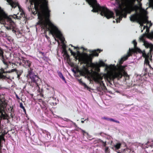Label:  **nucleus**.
Segmentation results:
<instances>
[{
    "label": "nucleus",
    "mask_w": 153,
    "mask_h": 153,
    "mask_svg": "<svg viewBox=\"0 0 153 153\" xmlns=\"http://www.w3.org/2000/svg\"><path fill=\"white\" fill-rule=\"evenodd\" d=\"M96 66L98 67L104 66H105V63L102 61H100L99 63L96 64Z\"/></svg>",
    "instance_id": "nucleus-19"
},
{
    "label": "nucleus",
    "mask_w": 153,
    "mask_h": 153,
    "mask_svg": "<svg viewBox=\"0 0 153 153\" xmlns=\"http://www.w3.org/2000/svg\"><path fill=\"white\" fill-rule=\"evenodd\" d=\"M68 50L70 51V52L71 53V51H72L71 48H69Z\"/></svg>",
    "instance_id": "nucleus-58"
},
{
    "label": "nucleus",
    "mask_w": 153,
    "mask_h": 153,
    "mask_svg": "<svg viewBox=\"0 0 153 153\" xmlns=\"http://www.w3.org/2000/svg\"><path fill=\"white\" fill-rule=\"evenodd\" d=\"M137 22L139 24H140V27H141V28H142V27L143 26V23L141 22L140 20V19L138 21H137Z\"/></svg>",
    "instance_id": "nucleus-27"
},
{
    "label": "nucleus",
    "mask_w": 153,
    "mask_h": 153,
    "mask_svg": "<svg viewBox=\"0 0 153 153\" xmlns=\"http://www.w3.org/2000/svg\"><path fill=\"white\" fill-rule=\"evenodd\" d=\"M149 58L146 57L145 58L144 62L147 65L149 64Z\"/></svg>",
    "instance_id": "nucleus-25"
},
{
    "label": "nucleus",
    "mask_w": 153,
    "mask_h": 153,
    "mask_svg": "<svg viewBox=\"0 0 153 153\" xmlns=\"http://www.w3.org/2000/svg\"><path fill=\"white\" fill-rule=\"evenodd\" d=\"M14 71H15L17 74V78H19L20 76L23 72L22 70H18L15 69H13L10 71H5L4 69L1 67L0 68V79H5L6 78V76L4 75V74L10 73Z\"/></svg>",
    "instance_id": "nucleus-5"
},
{
    "label": "nucleus",
    "mask_w": 153,
    "mask_h": 153,
    "mask_svg": "<svg viewBox=\"0 0 153 153\" xmlns=\"http://www.w3.org/2000/svg\"><path fill=\"white\" fill-rule=\"evenodd\" d=\"M150 50L149 51V52L148 53V54H149L150 55H151V54L152 52L153 51V45H152L149 48Z\"/></svg>",
    "instance_id": "nucleus-24"
},
{
    "label": "nucleus",
    "mask_w": 153,
    "mask_h": 153,
    "mask_svg": "<svg viewBox=\"0 0 153 153\" xmlns=\"http://www.w3.org/2000/svg\"><path fill=\"white\" fill-rule=\"evenodd\" d=\"M143 30H141V32H143Z\"/></svg>",
    "instance_id": "nucleus-62"
},
{
    "label": "nucleus",
    "mask_w": 153,
    "mask_h": 153,
    "mask_svg": "<svg viewBox=\"0 0 153 153\" xmlns=\"http://www.w3.org/2000/svg\"><path fill=\"white\" fill-rule=\"evenodd\" d=\"M148 65H149V68H150V70L151 69H153L152 67H151V65H150V64H148Z\"/></svg>",
    "instance_id": "nucleus-44"
},
{
    "label": "nucleus",
    "mask_w": 153,
    "mask_h": 153,
    "mask_svg": "<svg viewBox=\"0 0 153 153\" xmlns=\"http://www.w3.org/2000/svg\"><path fill=\"white\" fill-rule=\"evenodd\" d=\"M102 119L103 120H109L111 121H113L114 122H115V123H120V122L119 121H118L117 120H115L112 118H108L106 117H102Z\"/></svg>",
    "instance_id": "nucleus-13"
},
{
    "label": "nucleus",
    "mask_w": 153,
    "mask_h": 153,
    "mask_svg": "<svg viewBox=\"0 0 153 153\" xmlns=\"http://www.w3.org/2000/svg\"><path fill=\"white\" fill-rule=\"evenodd\" d=\"M102 78L98 73H96L94 77V80L97 83L100 84V86L97 87V89L98 91L102 92L104 91L106 89V88L105 85L103 81L102 80Z\"/></svg>",
    "instance_id": "nucleus-4"
},
{
    "label": "nucleus",
    "mask_w": 153,
    "mask_h": 153,
    "mask_svg": "<svg viewBox=\"0 0 153 153\" xmlns=\"http://www.w3.org/2000/svg\"><path fill=\"white\" fill-rule=\"evenodd\" d=\"M152 68L153 69H151V70L150 71V74L153 75V68Z\"/></svg>",
    "instance_id": "nucleus-38"
},
{
    "label": "nucleus",
    "mask_w": 153,
    "mask_h": 153,
    "mask_svg": "<svg viewBox=\"0 0 153 153\" xmlns=\"http://www.w3.org/2000/svg\"><path fill=\"white\" fill-rule=\"evenodd\" d=\"M0 54H2V55L3 54V52L2 51H1V52L0 53Z\"/></svg>",
    "instance_id": "nucleus-52"
},
{
    "label": "nucleus",
    "mask_w": 153,
    "mask_h": 153,
    "mask_svg": "<svg viewBox=\"0 0 153 153\" xmlns=\"http://www.w3.org/2000/svg\"><path fill=\"white\" fill-rule=\"evenodd\" d=\"M7 18V15L2 11L0 7V21H3Z\"/></svg>",
    "instance_id": "nucleus-10"
},
{
    "label": "nucleus",
    "mask_w": 153,
    "mask_h": 153,
    "mask_svg": "<svg viewBox=\"0 0 153 153\" xmlns=\"http://www.w3.org/2000/svg\"><path fill=\"white\" fill-rule=\"evenodd\" d=\"M30 0V2L31 4H32L33 1L32 0Z\"/></svg>",
    "instance_id": "nucleus-54"
},
{
    "label": "nucleus",
    "mask_w": 153,
    "mask_h": 153,
    "mask_svg": "<svg viewBox=\"0 0 153 153\" xmlns=\"http://www.w3.org/2000/svg\"><path fill=\"white\" fill-rule=\"evenodd\" d=\"M74 57L76 61L77 60H80V59L79 58V57L76 56H74Z\"/></svg>",
    "instance_id": "nucleus-40"
},
{
    "label": "nucleus",
    "mask_w": 153,
    "mask_h": 153,
    "mask_svg": "<svg viewBox=\"0 0 153 153\" xmlns=\"http://www.w3.org/2000/svg\"><path fill=\"white\" fill-rule=\"evenodd\" d=\"M44 93L46 97H51L53 96V91H51L48 88H46L44 91Z\"/></svg>",
    "instance_id": "nucleus-9"
},
{
    "label": "nucleus",
    "mask_w": 153,
    "mask_h": 153,
    "mask_svg": "<svg viewBox=\"0 0 153 153\" xmlns=\"http://www.w3.org/2000/svg\"><path fill=\"white\" fill-rule=\"evenodd\" d=\"M64 55H65L66 56L68 54L67 51L65 49L64 50Z\"/></svg>",
    "instance_id": "nucleus-37"
},
{
    "label": "nucleus",
    "mask_w": 153,
    "mask_h": 153,
    "mask_svg": "<svg viewBox=\"0 0 153 153\" xmlns=\"http://www.w3.org/2000/svg\"><path fill=\"white\" fill-rule=\"evenodd\" d=\"M7 29L8 30H12L13 32V33H15L16 32V30L14 29L13 27H11V26H10L9 27H7Z\"/></svg>",
    "instance_id": "nucleus-26"
},
{
    "label": "nucleus",
    "mask_w": 153,
    "mask_h": 153,
    "mask_svg": "<svg viewBox=\"0 0 153 153\" xmlns=\"http://www.w3.org/2000/svg\"><path fill=\"white\" fill-rule=\"evenodd\" d=\"M7 1L10 5L12 8H15L17 6L20 11H21V10H22L18 2L13 1L12 0H7Z\"/></svg>",
    "instance_id": "nucleus-8"
},
{
    "label": "nucleus",
    "mask_w": 153,
    "mask_h": 153,
    "mask_svg": "<svg viewBox=\"0 0 153 153\" xmlns=\"http://www.w3.org/2000/svg\"><path fill=\"white\" fill-rule=\"evenodd\" d=\"M38 92L39 94H38V95H39L42 97H44V92L43 91V90L42 89H39L38 90Z\"/></svg>",
    "instance_id": "nucleus-17"
},
{
    "label": "nucleus",
    "mask_w": 153,
    "mask_h": 153,
    "mask_svg": "<svg viewBox=\"0 0 153 153\" xmlns=\"http://www.w3.org/2000/svg\"><path fill=\"white\" fill-rule=\"evenodd\" d=\"M101 143H102L103 146L104 147H105L106 145V142H104L102 141V142H101Z\"/></svg>",
    "instance_id": "nucleus-35"
},
{
    "label": "nucleus",
    "mask_w": 153,
    "mask_h": 153,
    "mask_svg": "<svg viewBox=\"0 0 153 153\" xmlns=\"http://www.w3.org/2000/svg\"><path fill=\"white\" fill-rule=\"evenodd\" d=\"M76 53V54H80V53L79 51H77Z\"/></svg>",
    "instance_id": "nucleus-48"
},
{
    "label": "nucleus",
    "mask_w": 153,
    "mask_h": 153,
    "mask_svg": "<svg viewBox=\"0 0 153 153\" xmlns=\"http://www.w3.org/2000/svg\"><path fill=\"white\" fill-rule=\"evenodd\" d=\"M152 23L151 22H150V25L149 26L151 27V26H152Z\"/></svg>",
    "instance_id": "nucleus-57"
},
{
    "label": "nucleus",
    "mask_w": 153,
    "mask_h": 153,
    "mask_svg": "<svg viewBox=\"0 0 153 153\" xmlns=\"http://www.w3.org/2000/svg\"><path fill=\"white\" fill-rule=\"evenodd\" d=\"M45 37L47 38V39H48L49 37L47 35H45Z\"/></svg>",
    "instance_id": "nucleus-51"
},
{
    "label": "nucleus",
    "mask_w": 153,
    "mask_h": 153,
    "mask_svg": "<svg viewBox=\"0 0 153 153\" xmlns=\"http://www.w3.org/2000/svg\"><path fill=\"white\" fill-rule=\"evenodd\" d=\"M78 71L79 72L80 75L85 76L88 72V71L87 68L84 67L83 70H79Z\"/></svg>",
    "instance_id": "nucleus-12"
},
{
    "label": "nucleus",
    "mask_w": 153,
    "mask_h": 153,
    "mask_svg": "<svg viewBox=\"0 0 153 153\" xmlns=\"http://www.w3.org/2000/svg\"><path fill=\"white\" fill-rule=\"evenodd\" d=\"M9 20H11V19H10V18H9Z\"/></svg>",
    "instance_id": "nucleus-64"
},
{
    "label": "nucleus",
    "mask_w": 153,
    "mask_h": 153,
    "mask_svg": "<svg viewBox=\"0 0 153 153\" xmlns=\"http://www.w3.org/2000/svg\"><path fill=\"white\" fill-rule=\"evenodd\" d=\"M141 53L142 54V56L144 57H145V58L146 57L148 58L149 57V56L150 55L149 54H148H148H147L145 52V51H143L142 52V53Z\"/></svg>",
    "instance_id": "nucleus-20"
},
{
    "label": "nucleus",
    "mask_w": 153,
    "mask_h": 153,
    "mask_svg": "<svg viewBox=\"0 0 153 153\" xmlns=\"http://www.w3.org/2000/svg\"><path fill=\"white\" fill-rule=\"evenodd\" d=\"M79 129L81 130L82 132L83 133V134L84 135V134H85L86 133V132L84 130H83L81 129L80 128H79Z\"/></svg>",
    "instance_id": "nucleus-36"
},
{
    "label": "nucleus",
    "mask_w": 153,
    "mask_h": 153,
    "mask_svg": "<svg viewBox=\"0 0 153 153\" xmlns=\"http://www.w3.org/2000/svg\"><path fill=\"white\" fill-rule=\"evenodd\" d=\"M16 98L17 99H18V100L20 99V98L18 96V95L16 94Z\"/></svg>",
    "instance_id": "nucleus-45"
},
{
    "label": "nucleus",
    "mask_w": 153,
    "mask_h": 153,
    "mask_svg": "<svg viewBox=\"0 0 153 153\" xmlns=\"http://www.w3.org/2000/svg\"><path fill=\"white\" fill-rule=\"evenodd\" d=\"M121 145V144L120 143H117L114 146V147L116 149H118L120 148Z\"/></svg>",
    "instance_id": "nucleus-21"
},
{
    "label": "nucleus",
    "mask_w": 153,
    "mask_h": 153,
    "mask_svg": "<svg viewBox=\"0 0 153 153\" xmlns=\"http://www.w3.org/2000/svg\"><path fill=\"white\" fill-rule=\"evenodd\" d=\"M61 78L65 82H66V80H65V78L63 76Z\"/></svg>",
    "instance_id": "nucleus-41"
},
{
    "label": "nucleus",
    "mask_w": 153,
    "mask_h": 153,
    "mask_svg": "<svg viewBox=\"0 0 153 153\" xmlns=\"http://www.w3.org/2000/svg\"><path fill=\"white\" fill-rule=\"evenodd\" d=\"M143 26V30H144V29H145V28L146 27L147 28H148V27L147 26Z\"/></svg>",
    "instance_id": "nucleus-49"
},
{
    "label": "nucleus",
    "mask_w": 153,
    "mask_h": 153,
    "mask_svg": "<svg viewBox=\"0 0 153 153\" xmlns=\"http://www.w3.org/2000/svg\"><path fill=\"white\" fill-rule=\"evenodd\" d=\"M88 118L87 119H85V120H88Z\"/></svg>",
    "instance_id": "nucleus-60"
},
{
    "label": "nucleus",
    "mask_w": 153,
    "mask_h": 153,
    "mask_svg": "<svg viewBox=\"0 0 153 153\" xmlns=\"http://www.w3.org/2000/svg\"><path fill=\"white\" fill-rule=\"evenodd\" d=\"M39 53L42 54V55L43 56H44V53L43 52H42L41 51H39Z\"/></svg>",
    "instance_id": "nucleus-43"
},
{
    "label": "nucleus",
    "mask_w": 153,
    "mask_h": 153,
    "mask_svg": "<svg viewBox=\"0 0 153 153\" xmlns=\"http://www.w3.org/2000/svg\"><path fill=\"white\" fill-rule=\"evenodd\" d=\"M144 70L145 72H147V68H145Z\"/></svg>",
    "instance_id": "nucleus-53"
},
{
    "label": "nucleus",
    "mask_w": 153,
    "mask_h": 153,
    "mask_svg": "<svg viewBox=\"0 0 153 153\" xmlns=\"http://www.w3.org/2000/svg\"><path fill=\"white\" fill-rule=\"evenodd\" d=\"M76 56L79 57V58L80 59V54H76Z\"/></svg>",
    "instance_id": "nucleus-46"
},
{
    "label": "nucleus",
    "mask_w": 153,
    "mask_h": 153,
    "mask_svg": "<svg viewBox=\"0 0 153 153\" xmlns=\"http://www.w3.org/2000/svg\"><path fill=\"white\" fill-rule=\"evenodd\" d=\"M32 62L22 57V59H20V63L24 67L27 68V76L28 78L31 79V82L37 84L39 82L40 79L37 75H35L33 72V69L30 67Z\"/></svg>",
    "instance_id": "nucleus-3"
},
{
    "label": "nucleus",
    "mask_w": 153,
    "mask_h": 153,
    "mask_svg": "<svg viewBox=\"0 0 153 153\" xmlns=\"http://www.w3.org/2000/svg\"><path fill=\"white\" fill-rule=\"evenodd\" d=\"M1 141L0 140V153L1 152Z\"/></svg>",
    "instance_id": "nucleus-42"
},
{
    "label": "nucleus",
    "mask_w": 153,
    "mask_h": 153,
    "mask_svg": "<svg viewBox=\"0 0 153 153\" xmlns=\"http://www.w3.org/2000/svg\"><path fill=\"white\" fill-rule=\"evenodd\" d=\"M146 36L147 38L150 39L152 40L153 39V30L151 31L150 33H147L143 34L140 38V41H142L143 43H144L146 41L144 39L145 36Z\"/></svg>",
    "instance_id": "nucleus-7"
},
{
    "label": "nucleus",
    "mask_w": 153,
    "mask_h": 153,
    "mask_svg": "<svg viewBox=\"0 0 153 153\" xmlns=\"http://www.w3.org/2000/svg\"><path fill=\"white\" fill-rule=\"evenodd\" d=\"M132 42L134 45V48L135 47H137V42H136V40H133Z\"/></svg>",
    "instance_id": "nucleus-30"
},
{
    "label": "nucleus",
    "mask_w": 153,
    "mask_h": 153,
    "mask_svg": "<svg viewBox=\"0 0 153 153\" xmlns=\"http://www.w3.org/2000/svg\"><path fill=\"white\" fill-rule=\"evenodd\" d=\"M84 119L83 118H82V120H84Z\"/></svg>",
    "instance_id": "nucleus-63"
},
{
    "label": "nucleus",
    "mask_w": 153,
    "mask_h": 153,
    "mask_svg": "<svg viewBox=\"0 0 153 153\" xmlns=\"http://www.w3.org/2000/svg\"><path fill=\"white\" fill-rule=\"evenodd\" d=\"M20 107L22 108L25 114L26 113V110L25 109V107L23 106V104L22 103H21L20 104Z\"/></svg>",
    "instance_id": "nucleus-22"
},
{
    "label": "nucleus",
    "mask_w": 153,
    "mask_h": 153,
    "mask_svg": "<svg viewBox=\"0 0 153 153\" xmlns=\"http://www.w3.org/2000/svg\"><path fill=\"white\" fill-rule=\"evenodd\" d=\"M74 124L76 126V124L75 123H74Z\"/></svg>",
    "instance_id": "nucleus-61"
},
{
    "label": "nucleus",
    "mask_w": 153,
    "mask_h": 153,
    "mask_svg": "<svg viewBox=\"0 0 153 153\" xmlns=\"http://www.w3.org/2000/svg\"><path fill=\"white\" fill-rule=\"evenodd\" d=\"M101 51L98 49L97 50L93 51L92 53L90 54L89 55L87 53L86 54V56L83 60V62L84 64H88L89 62H91L92 58L94 56H98L99 55V53Z\"/></svg>",
    "instance_id": "nucleus-6"
},
{
    "label": "nucleus",
    "mask_w": 153,
    "mask_h": 153,
    "mask_svg": "<svg viewBox=\"0 0 153 153\" xmlns=\"http://www.w3.org/2000/svg\"><path fill=\"white\" fill-rule=\"evenodd\" d=\"M20 14V16H21V18L22 17H25V13L23 10L21 12Z\"/></svg>",
    "instance_id": "nucleus-31"
},
{
    "label": "nucleus",
    "mask_w": 153,
    "mask_h": 153,
    "mask_svg": "<svg viewBox=\"0 0 153 153\" xmlns=\"http://www.w3.org/2000/svg\"><path fill=\"white\" fill-rule=\"evenodd\" d=\"M72 55H73V56H75L76 55V53L73 52L72 51H71V53Z\"/></svg>",
    "instance_id": "nucleus-33"
},
{
    "label": "nucleus",
    "mask_w": 153,
    "mask_h": 153,
    "mask_svg": "<svg viewBox=\"0 0 153 153\" xmlns=\"http://www.w3.org/2000/svg\"><path fill=\"white\" fill-rule=\"evenodd\" d=\"M66 56L67 57V58H69V55L68 54L67 55H66Z\"/></svg>",
    "instance_id": "nucleus-50"
},
{
    "label": "nucleus",
    "mask_w": 153,
    "mask_h": 153,
    "mask_svg": "<svg viewBox=\"0 0 153 153\" xmlns=\"http://www.w3.org/2000/svg\"><path fill=\"white\" fill-rule=\"evenodd\" d=\"M116 1L117 3V4L118 5L119 7V4L118 2L119 1H120V0H116Z\"/></svg>",
    "instance_id": "nucleus-47"
},
{
    "label": "nucleus",
    "mask_w": 153,
    "mask_h": 153,
    "mask_svg": "<svg viewBox=\"0 0 153 153\" xmlns=\"http://www.w3.org/2000/svg\"><path fill=\"white\" fill-rule=\"evenodd\" d=\"M85 121V120H82L81 122L82 123H84V121Z\"/></svg>",
    "instance_id": "nucleus-55"
},
{
    "label": "nucleus",
    "mask_w": 153,
    "mask_h": 153,
    "mask_svg": "<svg viewBox=\"0 0 153 153\" xmlns=\"http://www.w3.org/2000/svg\"><path fill=\"white\" fill-rule=\"evenodd\" d=\"M89 4L93 8L91 11L94 13L100 12V14L102 16H104L107 19L114 18V14L113 12L107 7L101 6L97 3L96 0H86Z\"/></svg>",
    "instance_id": "nucleus-2"
},
{
    "label": "nucleus",
    "mask_w": 153,
    "mask_h": 153,
    "mask_svg": "<svg viewBox=\"0 0 153 153\" xmlns=\"http://www.w3.org/2000/svg\"><path fill=\"white\" fill-rule=\"evenodd\" d=\"M2 61L4 65H5V67L4 69H6L8 68V66L9 64H10V63L9 62L7 61L6 59H5L4 58H2Z\"/></svg>",
    "instance_id": "nucleus-14"
},
{
    "label": "nucleus",
    "mask_w": 153,
    "mask_h": 153,
    "mask_svg": "<svg viewBox=\"0 0 153 153\" xmlns=\"http://www.w3.org/2000/svg\"><path fill=\"white\" fill-rule=\"evenodd\" d=\"M1 106L2 108H5L7 106V103L5 102H2L1 105Z\"/></svg>",
    "instance_id": "nucleus-32"
},
{
    "label": "nucleus",
    "mask_w": 153,
    "mask_h": 153,
    "mask_svg": "<svg viewBox=\"0 0 153 153\" xmlns=\"http://www.w3.org/2000/svg\"><path fill=\"white\" fill-rule=\"evenodd\" d=\"M109 149L108 147H106L105 148V153H109L110 152Z\"/></svg>",
    "instance_id": "nucleus-28"
},
{
    "label": "nucleus",
    "mask_w": 153,
    "mask_h": 153,
    "mask_svg": "<svg viewBox=\"0 0 153 153\" xmlns=\"http://www.w3.org/2000/svg\"><path fill=\"white\" fill-rule=\"evenodd\" d=\"M77 80L79 82V84L83 86L84 88H88V86L86 85L85 83L83 82L81 79H77Z\"/></svg>",
    "instance_id": "nucleus-15"
},
{
    "label": "nucleus",
    "mask_w": 153,
    "mask_h": 153,
    "mask_svg": "<svg viewBox=\"0 0 153 153\" xmlns=\"http://www.w3.org/2000/svg\"><path fill=\"white\" fill-rule=\"evenodd\" d=\"M149 29H148V30L147 29L146 30V31L149 32Z\"/></svg>",
    "instance_id": "nucleus-59"
},
{
    "label": "nucleus",
    "mask_w": 153,
    "mask_h": 153,
    "mask_svg": "<svg viewBox=\"0 0 153 153\" xmlns=\"http://www.w3.org/2000/svg\"><path fill=\"white\" fill-rule=\"evenodd\" d=\"M132 53L130 52H128V55L121 58L119 60V65H117V67H115V70L113 75L110 74L108 73L105 76L108 81L113 80L115 79H117L118 80L121 78L122 76L127 78L128 79L129 76L126 72L125 68L127 67L126 65H122V64L123 62L127 59L128 57L131 56Z\"/></svg>",
    "instance_id": "nucleus-1"
},
{
    "label": "nucleus",
    "mask_w": 153,
    "mask_h": 153,
    "mask_svg": "<svg viewBox=\"0 0 153 153\" xmlns=\"http://www.w3.org/2000/svg\"><path fill=\"white\" fill-rule=\"evenodd\" d=\"M102 142V140L100 139H98L95 140L94 141V143L95 144L99 143Z\"/></svg>",
    "instance_id": "nucleus-23"
},
{
    "label": "nucleus",
    "mask_w": 153,
    "mask_h": 153,
    "mask_svg": "<svg viewBox=\"0 0 153 153\" xmlns=\"http://www.w3.org/2000/svg\"><path fill=\"white\" fill-rule=\"evenodd\" d=\"M153 44L147 41L143 43V45L145 46L146 48H148L152 45Z\"/></svg>",
    "instance_id": "nucleus-16"
},
{
    "label": "nucleus",
    "mask_w": 153,
    "mask_h": 153,
    "mask_svg": "<svg viewBox=\"0 0 153 153\" xmlns=\"http://www.w3.org/2000/svg\"><path fill=\"white\" fill-rule=\"evenodd\" d=\"M70 45L72 47H74V49H78L79 50V47H74V46L72 45Z\"/></svg>",
    "instance_id": "nucleus-39"
},
{
    "label": "nucleus",
    "mask_w": 153,
    "mask_h": 153,
    "mask_svg": "<svg viewBox=\"0 0 153 153\" xmlns=\"http://www.w3.org/2000/svg\"><path fill=\"white\" fill-rule=\"evenodd\" d=\"M2 134L3 135V136H4V135L5 134H7V133H3H3H2Z\"/></svg>",
    "instance_id": "nucleus-56"
},
{
    "label": "nucleus",
    "mask_w": 153,
    "mask_h": 153,
    "mask_svg": "<svg viewBox=\"0 0 153 153\" xmlns=\"http://www.w3.org/2000/svg\"><path fill=\"white\" fill-rule=\"evenodd\" d=\"M148 17L146 16L144 19H142L140 18V20L142 22H143V24H145L147 23V24L149 23V21H148Z\"/></svg>",
    "instance_id": "nucleus-18"
},
{
    "label": "nucleus",
    "mask_w": 153,
    "mask_h": 153,
    "mask_svg": "<svg viewBox=\"0 0 153 153\" xmlns=\"http://www.w3.org/2000/svg\"><path fill=\"white\" fill-rule=\"evenodd\" d=\"M142 51L141 49L137 47L134 48V49H129V51L128 52H130L132 54L133 53H142Z\"/></svg>",
    "instance_id": "nucleus-11"
},
{
    "label": "nucleus",
    "mask_w": 153,
    "mask_h": 153,
    "mask_svg": "<svg viewBox=\"0 0 153 153\" xmlns=\"http://www.w3.org/2000/svg\"><path fill=\"white\" fill-rule=\"evenodd\" d=\"M58 75L60 78H61L63 76L62 74L60 72H59L58 73Z\"/></svg>",
    "instance_id": "nucleus-34"
},
{
    "label": "nucleus",
    "mask_w": 153,
    "mask_h": 153,
    "mask_svg": "<svg viewBox=\"0 0 153 153\" xmlns=\"http://www.w3.org/2000/svg\"><path fill=\"white\" fill-rule=\"evenodd\" d=\"M19 14L18 13V14L17 15H14V16H15L14 17V19L16 18L18 19H20L21 18V16H19L17 15H18Z\"/></svg>",
    "instance_id": "nucleus-29"
}]
</instances>
